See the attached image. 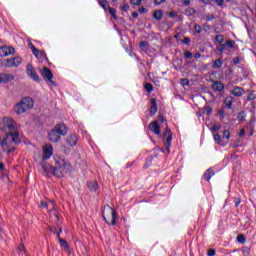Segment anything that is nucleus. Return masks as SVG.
<instances>
[{"label":"nucleus","mask_w":256,"mask_h":256,"mask_svg":"<svg viewBox=\"0 0 256 256\" xmlns=\"http://www.w3.org/2000/svg\"><path fill=\"white\" fill-rule=\"evenodd\" d=\"M21 143V134H7L6 137L1 140V147L5 153H11L15 151V147Z\"/></svg>","instance_id":"1"},{"label":"nucleus","mask_w":256,"mask_h":256,"mask_svg":"<svg viewBox=\"0 0 256 256\" xmlns=\"http://www.w3.org/2000/svg\"><path fill=\"white\" fill-rule=\"evenodd\" d=\"M0 131L5 135H20L19 126L13 118H3L0 122Z\"/></svg>","instance_id":"2"},{"label":"nucleus","mask_w":256,"mask_h":256,"mask_svg":"<svg viewBox=\"0 0 256 256\" xmlns=\"http://www.w3.org/2000/svg\"><path fill=\"white\" fill-rule=\"evenodd\" d=\"M61 135L64 137L67 135V126L65 124H57L54 129L48 133V138L51 143H59L61 141Z\"/></svg>","instance_id":"3"},{"label":"nucleus","mask_w":256,"mask_h":256,"mask_svg":"<svg viewBox=\"0 0 256 256\" xmlns=\"http://www.w3.org/2000/svg\"><path fill=\"white\" fill-rule=\"evenodd\" d=\"M34 105L35 102L33 101V98L24 97L14 106V111L17 115H23V113H27L29 109H33Z\"/></svg>","instance_id":"4"},{"label":"nucleus","mask_w":256,"mask_h":256,"mask_svg":"<svg viewBox=\"0 0 256 256\" xmlns=\"http://www.w3.org/2000/svg\"><path fill=\"white\" fill-rule=\"evenodd\" d=\"M50 168L51 171H53L55 177H63V173H68L69 169H71V164L67 160L59 158L56 160V166H50Z\"/></svg>","instance_id":"5"},{"label":"nucleus","mask_w":256,"mask_h":256,"mask_svg":"<svg viewBox=\"0 0 256 256\" xmlns=\"http://www.w3.org/2000/svg\"><path fill=\"white\" fill-rule=\"evenodd\" d=\"M102 217L107 225H117V211L111 206L107 205L104 207Z\"/></svg>","instance_id":"6"},{"label":"nucleus","mask_w":256,"mask_h":256,"mask_svg":"<svg viewBox=\"0 0 256 256\" xmlns=\"http://www.w3.org/2000/svg\"><path fill=\"white\" fill-rule=\"evenodd\" d=\"M164 147L166 148V153L170 154L171 153V141H173V132H171V129L167 127L166 124V130L164 132Z\"/></svg>","instance_id":"7"},{"label":"nucleus","mask_w":256,"mask_h":256,"mask_svg":"<svg viewBox=\"0 0 256 256\" xmlns=\"http://www.w3.org/2000/svg\"><path fill=\"white\" fill-rule=\"evenodd\" d=\"M28 47H29V49H31V51H32L33 55L36 57V59H40V61L47 59V54L45 53V51H41V50L37 49L31 41L28 42Z\"/></svg>","instance_id":"8"},{"label":"nucleus","mask_w":256,"mask_h":256,"mask_svg":"<svg viewBox=\"0 0 256 256\" xmlns=\"http://www.w3.org/2000/svg\"><path fill=\"white\" fill-rule=\"evenodd\" d=\"M41 75L49 85H53L55 87V81H53V72H51V69L44 67L41 71Z\"/></svg>","instance_id":"9"},{"label":"nucleus","mask_w":256,"mask_h":256,"mask_svg":"<svg viewBox=\"0 0 256 256\" xmlns=\"http://www.w3.org/2000/svg\"><path fill=\"white\" fill-rule=\"evenodd\" d=\"M4 62H5V67L11 68V67H19V65L23 63V60L21 59V57L16 56V57L5 59Z\"/></svg>","instance_id":"10"},{"label":"nucleus","mask_w":256,"mask_h":256,"mask_svg":"<svg viewBox=\"0 0 256 256\" xmlns=\"http://www.w3.org/2000/svg\"><path fill=\"white\" fill-rule=\"evenodd\" d=\"M43 157L42 161H47V159H51L53 157V146L51 144H45L42 147Z\"/></svg>","instance_id":"11"},{"label":"nucleus","mask_w":256,"mask_h":256,"mask_svg":"<svg viewBox=\"0 0 256 256\" xmlns=\"http://www.w3.org/2000/svg\"><path fill=\"white\" fill-rule=\"evenodd\" d=\"M26 73L28 77H31V79H33V81H36V83H39V81H41V79L39 78V75L37 74V71H35V68L33 67V65L28 64L26 67Z\"/></svg>","instance_id":"12"},{"label":"nucleus","mask_w":256,"mask_h":256,"mask_svg":"<svg viewBox=\"0 0 256 256\" xmlns=\"http://www.w3.org/2000/svg\"><path fill=\"white\" fill-rule=\"evenodd\" d=\"M9 55H15V48L8 46L0 47V57H9Z\"/></svg>","instance_id":"13"},{"label":"nucleus","mask_w":256,"mask_h":256,"mask_svg":"<svg viewBox=\"0 0 256 256\" xmlns=\"http://www.w3.org/2000/svg\"><path fill=\"white\" fill-rule=\"evenodd\" d=\"M148 129L154 133V135H161V127L159 126V124L157 123V121H152L149 126Z\"/></svg>","instance_id":"14"},{"label":"nucleus","mask_w":256,"mask_h":256,"mask_svg":"<svg viewBox=\"0 0 256 256\" xmlns=\"http://www.w3.org/2000/svg\"><path fill=\"white\" fill-rule=\"evenodd\" d=\"M77 135L75 134H70L67 138H66V143L67 145H69V147H75V145H77Z\"/></svg>","instance_id":"15"},{"label":"nucleus","mask_w":256,"mask_h":256,"mask_svg":"<svg viewBox=\"0 0 256 256\" xmlns=\"http://www.w3.org/2000/svg\"><path fill=\"white\" fill-rule=\"evenodd\" d=\"M151 106H150V115H155L158 111L157 107V100L155 98H152L150 100Z\"/></svg>","instance_id":"16"},{"label":"nucleus","mask_w":256,"mask_h":256,"mask_svg":"<svg viewBox=\"0 0 256 256\" xmlns=\"http://www.w3.org/2000/svg\"><path fill=\"white\" fill-rule=\"evenodd\" d=\"M212 89L214 91L221 92V91H223V89H225V85H223L221 83V81H214L213 84H212Z\"/></svg>","instance_id":"17"},{"label":"nucleus","mask_w":256,"mask_h":256,"mask_svg":"<svg viewBox=\"0 0 256 256\" xmlns=\"http://www.w3.org/2000/svg\"><path fill=\"white\" fill-rule=\"evenodd\" d=\"M87 187L89 191L95 193L99 189V184L97 183V181H90L88 182Z\"/></svg>","instance_id":"18"},{"label":"nucleus","mask_w":256,"mask_h":256,"mask_svg":"<svg viewBox=\"0 0 256 256\" xmlns=\"http://www.w3.org/2000/svg\"><path fill=\"white\" fill-rule=\"evenodd\" d=\"M232 95H234V97H242V95L245 93V90L241 87H235L232 91H231Z\"/></svg>","instance_id":"19"},{"label":"nucleus","mask_w":256,"mask_h":256,"mask_svg":"<svg viewBox=\"0 0 256 256\" xmlns=\"http://www.w3.org/2000/svg\"><path fill=\"white\" fill-rule=\"evenodd\" d=\"M213 175H215V171H213V169L209 168L208 170H206V172L203 174V179L205 181H210L211 177H213Z\"/></svg>","instance_id":"20"},{"label":"nucleus","mask_w":256,"mask_h":256,"mask_svg":"<svg viewBox=\"0 0 256 256\" xmlns=\"http://www.w3.org/2000/svg\"><path fill=\"white\" fill-rule=\"evenodd\" d=\"M2 75V83H9L15 79L13 74H1Z\"/></svg>","instance_id":"21"},{"label":"nucleus","mask_w":256,"mask_h":256,"mask_svg":"<svg viewBox=\"0 0 256 256\" xmlns=\"http://www.w3.org/2000/svg\"><path fill=\"white\" fill-rule=\"evenodd\" d=\"M98 3L100 5V7H102V9H104V11H108L111 6L109 5V2L107 0H98Z\"/></svg>","instance_id":"22"},{"label":"nucleus","mask_w":256,"mask_h":256,"mask_svg":"<svg viewBox=\"0 0 256 256\" xmlns=\"http://www.w3.org/2000/svg\"><path fill=\"white\" fill-rule=\"evenodd\" d=\"M60 247L64 249V251H69V243H67V240L63 238H59Z\"/></svg>","instance_id":"23"},{"label":"nucleus","mask_w":256,"mask_h":256,"mask_svg":"<svg viewBox=\"0 0 256 256\" xmlns=\"http://www.w3.org/2000/svg\"><path fill=\"white\" fill-rule=\"evenodd\" d=\"M153 19H155L156 21H161L163 19V11L161 10H156L153 13Z\"/></svg>","instance_id":"24"},{"label":"nucleus","mask_w":256,"mask_h":256,"mask_svg":"<svg viewBox=\"0 0 256 256\" xmlns=\"http://www.w3.org/2000/svg\"><path fill=\"white\" fill-rule=\"evenodd\" d=\"M212 67H213V69H221V67H223V60L217 59V60L213 61Z\"/></svg>","instance_id":"25"},{"label":"nucleus","mask_w":256,"mask_h":256,"mask_svg":"<svg viewBox=\"0 0 256 256\" xmlns=\"http://www.w3.org/2000/svg\"><path fill=\"white\" fill-rule=\"evenodd\" d=\"M224 104L228 109H231L233 107V97L232 96L226 97V99L224 100Z\"/></svg>","instance_id":"26"},{"label":"nucleus","mask_w":256,"mask_h":256,"mask_svg":"<svg viewBox=\"0 0 256 256\" xmlns=\"http://www.w3.org/2000/svg\"><path fill=\"white\" fill-rule=\"evenodd\" d=\"M196 11L194 10V8H187L185 10V15H187V17H192V15H195Z\"/></svg>","instance_id":"27"},{"label":"nucleus","mask_w":256,"mask_h":256,"mask_svg":"<svg viewBox=\"0 0 256 256\" xmlns=\"http://www.w3.org/2000/svg\"><path fill=\"white\" fill-rule=\"evenodd\" d=\"M237 241H238V243H240L241 245H244V243H245V241H246L245 235L239 234V235L237 236Z\"/></svg>","instance_id":"28"},{"label":"nucleus","mask_w":256,"mask_h":256,"mask_svg":"<svg viewBox=\"0 0 256 256\" xmlns=\"http://www.w3.org/2000/svg\"><path fill=\"white\" fill-rule=\"evenodd\" d=\"M194 31L197 33V35H199L203 31V27H201L199 24H194Z\"/></svg>","instance_id":"29"},{"label":"nucleus","mask_w":256,"mask_h":256,"mask_svg":"<svg viewBox=\"0 0 256 256\" xmlns=\"http://www.w3.org/2000/svg\"><path fill=\"white\" fill-rule=\"evenodd\" d=\"M228 49H233L235 47V41L233 40H227L226 43L224 44Z\"/></svg>","instance_id":"30"},{"label":"nucleus","mask_w":256,"mask_h":256,"mask_svg":"<svg viewBox=\"0 0 256 256\" xmlns=\"http://www.w3.org/2000/svg\"><path fill=\"white\" fill-rule=\"evenodd\" d=\"M144 89L147 91V93H152L153 91V85L151 83H146L144 85Z\"/></svg>","instance_id":"31"},{"label":"nucleus","mask_w":256,"mask_h":256,"mask_svg":"<svg viewBox=\"0 0 256 256\" xmlns=\"http://www.w3.org/2000/svg\"><path fill=\"white\" fill-rule=\"evenodd\" d=\"M147 47H149V43H148L147 41H142V42L140 43V49H141L142 51H147Z\"/></svg>","instance_id":"32"},{"label":"nucleus","mask_w":256,"mask_h":256,"mask_svg":"<svg viewBox=\"0 0 256 256\" xmlns=\"http://www.w3.org/2000/svg\"><path fill=\"white\" fill-rule=\"evenodd\" d=\"M108 11H109V13H110V15H112V17L114 18V19H117V10H115V8H108Z\"/></svg>","instance_id":"33"},{"label":"nucleus","mask_w":256,"mask_h":256,"mask_svg":"<svg viewBox=\"0 0 256 256\" xmlns=\"http://www.w3.org/2000/svg\"><path fill=\"white\" fill-rule=\"evenodd\" d=\"M225 49H227V46L225 44H220L217 46V51H219V53H223Z\"/></svg>","instance_id":"34"},{"label":"nucleus","mask_w":256,"mask_h":256,"mask_svg":"<svg viewBox=\"0 0 256 256\" xmlns=\"http://www.w3.org/2000/svg\"><path fill=\"white\" fill-rule=\"evenodd\" d=\"M180 84L182 85V87H189V79L184 78L180 81Z\"/></svg>","instance_id":"35"},{"label":"nucleus","mask_w":256,"mask_h":256,"mask_svg":"<svg viewBox=\"0 0 256 256\" xmlns=\"http://www.w3.org/2000/svg\"><path fill=\"white\" fill-rule=\"evenodd\" d=\"M245 117H247V115L245 114V111H241V112L238 114V119H239V121H245Z\"/></svg>","instance_id":"36"},{"label":"nucleus","mask_w":256,"mask_h":256,"mask_svg":"<svg viewBox=\"0 0 256 256\" xmlns=\"http://www.w3.org/2000/svg\"><path fill=\"white\" fill-rule=\"evenodd\" d=\"M215 40L217 41V43H223V41H225V37H223V35H217L215 37Z\"/></svg>","instance_id":"37"},{"label":"nucleus","mask_w":256,"mask_h":256,"mask_svg":"<svg viewBox=\"0 0 256 256\" xmlns=\"http://www.w3.org/2000/svg\"><path fill=\"white\" fill-rule=\"evenodd\" d=\"M184 57L185 59H193V53H191L190 51H186L184 52Z\"/></svg>","instance_id":"38"},{"label":"nucleus","mask_w":256,"mask_h":256,"mask_svg":"<svg viewBox=\"0 0 256 256\" xmlns=\"http://www.w3.org/2000/svg\"><path fill=\"white\" fill-rule=\"evenodd\" d=\"M204 112L208 115H211V113L213 112V108H211V106H206L204 107Z\"/></svg>","instance_id":"39"},{"label":"nucleus","mask_w":256,"mask_h":256,"mask_svg":"<svg viewBox=\"0 0 256 256\" xmlns=\"http://www.w3.org/2000/svg\"><path fill=\"white\" fill-rule=\"evenodd\" d=\"M49 205H51L52 209H53V202H41V207H44L45 209H47V207H49Z\"/></svg>","instance_id":"40"},{"label":"nucleus","mask_w":256,"mask_h":256,"mask_svg":"<svg viewBox=\"0 0 256 256\" xmlns=\"http://www.w3.org/2000/svg\"><path fill=\"white\" fill-rule=\"evenodd\" d=\"M214 141H216V143H221V135L219 134H214Z\"/></svg>","instance_id":"41"},{"label":"nucleus","mask_w":256,"mask_h":256,"mask_svg":"<svg viewBox=\"0 0 256 256\" xmlns=\"http://www.w3.org/2000/svg\"><path fill=\"white\" fill-rule=\"evenodd\" d=\"M121 11H124V12H127L129 11V4H123L121 7H120Z\"/></svg>","instance_id":"42"},{"label":"nucleus","mask_w":256,"mask_h":256,"mask_svg":"<svg viewBox=\"0 0 256 256\" xmlns=\"http://www.w3.org/2000/svg\"><path fill=\"white\" fill-rule=\"evenodd\" d=\"M223 137H224L225 139H229V138L231 137V133L229 132V130H225V131L223 132Z\"/></svg>","instance_id":"43"},{"label":"nucleus","mask_w":256,"mask_h":256,"mask_svg":"<svg viewBox=\"0 0 256 256\" xmlns=\"http://www.w3.org/2000/svg\"><path fill=\"white\" fill-rule=\"evenodd\" d=\"M218 115L219 117H221V119H225V110L223 109L218 110Z\"/></svg>","instance_id":"44"},{"label":"nucleus","mask_w":256,"mask_h":256,"mask_svg":"<svg viewBox=\"0 0 256 256\" xmlns=\"http://www.w3.org/2000/svg\"><path fill=\"white\" fill-rule=\"evenodd\" d=\"M206 21L209 22V21H213L215 19V15L213 14H210V15H206Z\"/></svg>","instance_id":"45"},{"label":"nucleus","mask_w":256,"mask_h":256,"mask_svg":"<svg viewBox=\"0 0 256 256\" xmlns=\"http://www.w3.org/2000/svg\"><path fill=\"white\" fill-rule=\"evenodd\" d=\"M182 43L184 45H189L191 43V39H189V37H185L183 40H182Z\"/></svg>","instance_id":"46"},{"label":"nucleus","mask_w":256,"mask_h":256,"mask_svg":"<svg viewBox=\"0 0 256 256\" xmlns=\"http://www.w3.org/2000/svg\"><path fill=\"white\" fill-rule=\"evenodd\" d=\"M130 3L132 4V5H141V0H130Z\"/></svg>","instance_id":"47"},{"label":"nucleus","mask_w":256,"mask_h":256,"mask_svg":"<svg viewBox=\"0 0 256 256\" xmlns=\"http://www.w3.org/2000/svg\"><path fill=\"white\" fill-rule=\"evenodd\" d=\"M219 129H221V126H220V125H217V124H214V125L212 126L211 131H219Z\"/></svg>","instance_id":"48"},{"label":"nucleus","mask_w":256,"mask_h":256,"mask_svg":"<svg viewBox=\"0 0 256 256\" xmlns=\"http://www.w3.org/2000/svg\"><path fill=\"white\" fill-rule=\"evenodd\" d=\"M18 251L20 253H25V246L23 244H21L19 247H18Z\"/></svg>","instance_id":"49"},{"label":"nucleus","mask_w":256,"mask_h":256,"mask_svg":"<svg viewBox=\"0 0 256 256\" xmlns=\"http://www.w3.org/2000/svg\"><path fill=\"white\" fill-rule=\"evenodd\" d=\"M210 30H211V26L209 25H204L202 28V31H205V33H207V31H210Z\"/></svg>","instance_id":"50"},{"label":"nucleus","mask_w":256,"mask_h":256,"mask_svg":"<svg viewBox=\"0 0 256 256\" xmlns=\"http://www.w3.org/2000/svg\"><path fill=\"white\" fill-rule=\"evenodd\" d=\"M178 13L177 12H175V11H171L170 13H169V17H178Z\"/></svg>","instance_id":"51"},{"label":"nucleus","mask_w":256,"mask_h":256,"mask_svg":"<svg viewBox=\"0 0 256 256\" xmlns=\"http://www.w3.org/2000/svg\"><path fill=\"white\" fill-rule=\"evenodd\" d=\"M165 1H167V0H155L154 4L155 5H162V3H165Z\"/></svg>","instance_id":"52"},{"label":"nucleus","mask_w":256,"mask_h":256,"mask_svg":"<svg viewBox=\"0 0 256 256\" xmlns=\"http://www.w3.org/2000/svg\"><path fill=\"white\" fill-rule=\"evenodd\" d=\"M208 256H215V249H209Z\"/></svg>","instance_id":"53"},{"label":"nucleus","mask_w":256,"mask_h":256,"mask_svg":"<svg viewBox=\"0 0 256 256\" xmlns=\"http://www.w3.org/2000/svg\"><path fill=\"white\" fill-rule=\"evenodd\" d=\"M139 13L143 14V13H147V9L144 7H141L138 9Z\"/></svg>","instance_id":"54"},{"label":"nucleus","mask_w":256,"mask_h":256,"mask_svg":"<svg viewBox=\"0 0 256 256\" xmlns=\"http://www.w3.org/2000/svg\"><path fill=\"white\" fill-rule=\"evenodd\" d=\"M223 2L224 0H216V5H218L219 7H223Z\"/></svg>","instance_id":"55"},{"label":"nucleus","mask_w":256,"mask_h":256,"mask_svg":"<svg viewBox=\"0 0 256 256\" xmlns=\"http://www.w3.org/2000/svg\"><path fill=\"white\" fill-rule=\"evenodd\" d=\"M245 135V129H241L238 136L243 137Z\"/></svg>","instance_id":"56"},{"label":"nucleus","mask_w":256,"mask_h":256,"mask_svg":"<svg viewBox=\"0 0 256 256\" xmlns=\"http://www.w3.org/2000/svg\"><path fill=\"white\" fill-rule=\"evenodd\" d=\"M182 4H184V5H186V6H189V5H191V0H184V1L182 2Z\"/></svg>","instance_id":"57"},{"label":"nucleus","mask_w":256,"mask_h":256,"mask_svg":"<svg viewBox=\"0 0 256 256\" xmlns=\"http://www.w3.org/2000/svg\"><path fill=\"white\" fill-rule=\"evenodd\" d=\"M241 204V200H239V198L235 199V206L239 207V205Z\"/></svg>","instance_id":"58"},{"label":"nucleus","mask_w":256,"mask_h":256,"mask_svg":"<svg viewBox=\"0 0 256 256\" xmlns=\"http://www.w3.org/2000/svg\"><path fill=\"white\" fill-rule=\"evenodd\" d=\"M194 59H201V53H195Z\"/></svg>","instance_id":"59"},{"label":"nucleus","mask_w":256,"mask_h":256,"mask_svg":"<svg viewBox=\"0 0 256 256\" xmlns=\"http://www.w3.org/2000/svg\"><path fill=\"white\" fill-rule=\"evenodd\" d=\"M249 253H250L249 248H245V249L243 250V254H244V255H249Z\"/></svg>","instance_id":"60"},{"label":"nucleus","mask_w":256,"mask_h":256,"mask_svg":"<svg viewBox=\"0 0 256 256\" xmlns=\"http://www.w3.org/2000/svg\"><path fill=\"white\" fill-rule=\"evenodd\" d=\"M132 17H133L134 19H137V17H139V13L133 12V13H132Z\"/></svg>","instance_id":"61"},{"label":"nucleus","mask_w":256,"mask_h":256,"mask_svg":"<svg viewBox=\"0 0 256 256\" xmlns=\"http://www.w3.org/2000/svg\"><path fill=\"white\" fill-rule=\"evenodd\" d=\"M253 99H255V96H253V94H250V95L248 96V100H249V101H253Z\"/></svg>","instance_id":"62"},{"label":"nucleus","mask_w":256,"mask_h":256,"mask_svg":"<svg viewBox=\"0 0 256 256\" xmlns=\"http://www.w3.org/2000/svg\"><path fill=\"white\" fill-rule=\"evenodd\" d=\"M159 121H160L161 123H165V118H164L163 116H159Z\"/></svg>","instance_id":"63"},{"label":"nucleus","mask_w":256,"mask_h":256,"mask_svg":"<svg viewBox=\"0 0 256 256\" xmlns=\"http://www.w3.org/2000/svg\"><path fill=\"white\" fill-rule=\"evenodd\" d=\"M234 63L237 65V64H239V58H235L234 59Z\"/></svg>","instance_id":"64"}]
</instances>
